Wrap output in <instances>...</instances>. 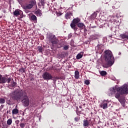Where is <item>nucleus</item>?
<instances>
[{"label":"nucleus","mask_w":128,"mask_h":128,"mask_svg":"<svg viewBox=\"0 0 128 128\" xmlns=\"http://www.w3.org/2000/svg\"><path fill=\"white\" fill-rule=\"evenodd\" d=\"M128 94V84H124L123 86L116 88V86L112 87L110 88L108 92V96H112L114 94L116 98H117L119 102H120V98L122 94Z\"/></svg>","instance_id":"1"},{"label":"nucleus","mask_w":128,"mask_h":128,"mask_svg":"<svg viewBox=\"0 0 128 128\" xmlns=\"http://www.w3.org/2000/svg\"><path fill=\"white\" fill-rule=\"evenodd\" d=\"M11 96L17 102H20L24 106H30V99L26 96V92L22 90H17L10 94Z\"/></svg>","instance_id":"2"},{"label":"nucleus","mask_w":128,"mask_h":128,"mask_svg":"<svg viewBox=\"0 0 128 128\" xmlns=\"http://www.w3.org/2000/svg\"><path fill=\"white\" fill-rule=\"evenodd\" d=\"M104 52L105 55L104 58L106 64L104 66V68H110V66H112L114 63V55H112V51L106 50Z\"/></svg>","instance_id":"3"},{"label":"nucleus","mask_w":128,"mask_h":128,"mask_svg":"<svg viewBox=\"0 0 128 128\" xmlns=\"http://www.w3.org/2000/svg\"><path fill=\"white\" fill-rule=\"evenodd\" d=\"M80 22V18H75L72 20L70 24L71 28L74 30L75 32L78 30V27L76 26V25L78 28H80L81 30L86 28V25H84V23Z\"/></svg>","instance_id":"4"},{"label":"nucleus","mask_w":128,"mask_h":128,"mask_svg":"<svg viewBox=\"0 0 128 128\" xmlns=\"http://www.w3.org/2000/svg\"><path fill=\"white\" fill-rule=\"evenodd\" d=\"M12 80V77H9L6 78V77L2 76L1 74H0V84H6V82H8V84H10V81Z\"/></svg>","instance_id":"5"},{"label":"nucleus","mask_w":128,"mask_h":128,"mask_svg":"<svg viewBox=\"0 0 128 128\" xmlns=\"http://www.w3.org/2000/svg\"><path fill=\"white\" fill-rule=\"evenodd\" d=\"M49 42L54 46V44H58V40H57L54 35H51L49 38Z\"/></svg>","instance_id":"6"},{"label":"nucleus","mask_w":128,"mask_h":128,"mask_svg":"<svg viewBox=\"0 0 128 128\" xmlns=\"http://www.w3.org/2000/svg\"><path fill=\"white\" fill-rule=\"evenodd\" d=\"M42 77L44 80H52V74L48 72H44L42 75Z\"/></svg>","instance_id":"7"},{"label":"nucleus","mask_w":128,"mask_h":128,"mask_svg":"<svg viewBox=\"0 0 128 128\" xmlns=\"http://www.w3.org/2000/svg\"><path fill=\"white\" fill-rule=\"evenodd\" d=\"M34 4H35L34 0H32L30 2V4L26 6H24L23 8L24 10H30V8H32V6H34Z\"/></svg>","instance_id":"8"},{"label":"nucleus","mask_w":128,"mask_h":128,"mask_svg":"<svg viewBox=\"0 0 128 128\" xmlns=\"http://www.w3.org/2000/svg\"><path fill=\"white\" fill-rule=\"evenodd\" d=\"M13 14L14 16H22L21 18H22V12L20 10H16Z\"/></svg>","instance_id":"9"},{"label":"nucleus","mask_w":128,"mask_h":128,"mask_svg":"<svg viewBox=\"0 0 128 128\" xmlns=\"http://www.w3.org/2000/svg\"><path fill=\"white\" fill-rule=\"evenodd\" d=\"M108 102L104 100L102 103L100 104V106L102 108L103 110H106V108H108Z\"/></svg>","instance_id":"10"},{"label":"nucleus","mask_w":128,"mask_h":128,"mask_svg":"<svg viewBox=\"0 0 128 128\" xmlns=\"http://www.w3.org/2000/svg\"><path fill=\"white\" fill-rule=\"evenodd\" d=\"M90 120H83V126H84V128H86V126H90Z\"/></svg>","instance_id":"11"},{"label":"nucleus","mask_w":128,"mask_h":128,"mask_svg":"<svg viewBox=\"0 0 128 128\" xmlns=\"http://www.w3.org/2000/svg\"><path fill=\"white\" fill-rule=\"evenodd\" d=\"M16 86V82L12 81L10 82V84L8 86V88H15Z\"/></svg>","instance_id":"12"},{"label":"nucleus","mask_w":128,"mask_h":128,"mask_svg":"<svg viewBox=\"0 0 128 128\" xmlns=\"http://www.w3.org/2000/svg\"><path fill=\"white\" fill-rule=\"evenodd\" d=\"M72 16V14L70 12H68L66 14H65V18H66V20H68Z\"/></svg>","instance_id":"13"},{"label":"nucleus","mask_w":128,"mask_h":128,"mask_svg":"<svg viewBox=\"0 0 128 128\" xmlns=\"http://www.w3.org/2000/svg\"><path fill=\"white\" fill-rule=\"evenodd\" d=\"M83 56H84V52H80L76 56V58H77V60H80L82 58Z\"/></svg>","instance_id":"14"},{"label":"nucleus","mask_w":128,"mask_h":128,"mask_svg":"<svg viewBox=\"0 0 128 128\" xmlns=\"http://www.w3.org/2000/svg\"><path fill=\"white\" fill-rule=\"evenodd\" d=\"M74 78L76 80H78V78H80V72H78V70L75 71Z\"/></svg>","instance_id":"15"},{"label":"nucleus","mask_w":128,"mask_h":128,"mask_svg":"<svg viewBox=\"0 0 128 128\" xmlns=\"http://www.w3.org/2000/svg\"><path fill=\"white\" fill-rule=\"evenodd\" d=\"M35 14H36L37 16H41L42 14V10H37L36 12H35Z\"/></svg>","instance_id":"16"},{"label":"nucleus","mask_w":128,"mask_h":128,"mask_svg":"<svg viewBox=\"0 0 128 128\" xmlns=\"http://www.w3.org/2000/svg\"><path fill=\"white\" fill-rule=\"evenodd\" d=\"M100 38V36L98 34H94L91 36L92 40H98Z\"/></svg>","instance_id":"17"},{"label":"nucleus","mask_w":128,"mask_h":128,"mask_svg":"<svg viewBox=\"0 0 128 128\" xmlns=\"http://www.w3.org/2000/svg\"><path fill=\"white\" fill-rule=\"evenodd\" d=\"M31 20H33L34 22H38V20L36 19V16L35 15H32L30 17Z\"/></svg>","instance_id":"18"},{"label":"nucleus","mask_w":128,"mask_h":128,"mask_svg":"<svg viewBox=\"0 0 128 128\" xmlns=\"http://www.w3.org/2000/svg\"><path fill=\"white\" fill-rule=\"evenodd\" d=\"M18 114V110L17 108H14L12 110V114Z\"/></svg>","instance_id":"19"},{"label":"nucleus","mask_w":128,"mask_h":128,"mask_svg":"<svg viewBox=\"0 0 128 128\" xmlns=\"http://www.w3.org/2000/svg\"><path fill=\"white\" fill-rule=\"evenodd\" d=\"M12 118H10L7 120V124H8V126H10V124H12Z\"/></svg>","instance_id":"20"},{"label":"nucleus","mask_w":128,"mask_h":128,"mask_svg":"<svg viewBox=\"0 0 128 128\" xmlns=\"http://www.w3.org/2000/svg\"><path fill=\"white\" fill-rule=\"evenodd\" d=\"M120 36L122 38H128V36L126 34H122L120 35Z\"/></svg>","instance_id":"21"},{"label":"nucleus","mask_w":128,"mask_h":128,"mask_svg":"<svg viewBox=\"0 0 128 128\" xmlns=\"http://www.w3.org/2000/svg\"><path fill=\"white\" fill-rule=\"evenodd\" d=\"M70 48V46L66 45L64 46L63 50H68Z\"/></svg>","instance_id":"22"},{"label":"nucleus","mask_w":128,"mask_h":128,"mask_svg":"<svg viewBox=\"0 0 128 128\" xmlns=\"http://www.w3.org/2000/svg\"><path fill=\"white\" fill-rule=\"evenodd\" d=\"M100 74H101V76H106V72L104 70L100 72Z\"/></svg>","instance_id":"23"},{"label":"nucleus","mask_w":128,"mask_h":128,"mask_svg":"<svg viewBox=\"0 0 128 128\" xmlns=\"http://www.w3.org/2000/svg\"><path fill=\"white\" fill-rule=\"evenodd\" d=\"M4 102H6V100L3 98H0V104H4Z\"/></svg>","instance_id":"24"},{"label":"nucleus","mask_w":128,"mask_h":128,"mask_svg":"<svg viewBox=\"0 0 128 128\" xmlns=\"http://www.w3.org/2000/svg\"><path fill=\"white\" fill-rule=\"evenodd\" d=\"M38 51L40 52H42V48L40 46H38Z\"/></svg>","instance_id":"25"},{"label":"nucleus","mask_w":128,"mask_h":128,"mask_svg":"<svg viewBox=\"0 0 128 128\" xmlns=\"http://www.w3.org/2000/svg\"><path fill=\"white\" fill-rule=\"evenodd\" d=\"M20 126L22 128H24V126H26V124H24V123H22L21 122L20 124Z\"/></svg>","instance_id":"26"},{"label":"nucleus","mask_w":128,"mask_h":128,"mask_svg":"<svg viewBox=\"0 0 128 128\" xmlns=\"http://www.w3.org/2000/svg\"><path fill=\"white\" fill-rule=\"evenodd\" d=\"M84 84H85L88 85V84H90V81H88V80H86L84 81Z\"/></svg>","instance_id":"27"},{"label":"nucleus","mask_w":128,"mask_h":128,"mask_svg":"<svg viewBox=\"0 0 128 128\" xmlns=\"http://www.w3.org/2000/svg\"><path fill=\"white\" fill-rule=\"evenodd\" d=\"M75 122H78L80 120V117H76L74 118Z\"/></svg>","instance_id":"28"},{"label":"nucleus","mask_w":128,"mask_h":128,"mask_svg":"<svg viewBox=\"0 0 128 128\" xmlns=\"http://www.w3.org/2000/svg\"><path fill=\"white\" fill-rule=\"evenodd\" d=\"M40 4L42 6H44V0H40Z\"/></svg>","instance_id":"29"},{"label":"nucleus","mask_w":128,"mask_h":128,"mask_svg":"<svg viewBox=\"0 0 128 128\" xmlns=\"http://www.w3.org/2000/svg\"><path fill=\"white\" fill-rule=\"evenodd\" d=\"M15 122L16 124H20V120H16Z\"/></svg>","instance_id":"30"},{"label":"nucleus","mask_w":128,"mask_h":128,"mask_svg":"<svg viewBox=\"0 0 128 128\" xmlns=\"http://www.w3.org/2000/svg\"><path fill=\"white\" fill-rule=\"evenodd\" d=\"M91 16H92H92H94V18H96V14H92L91 15Z\"/></svg>","instance_id":"31"},{"label":"nucleus","mask_w":128,"mask_h":128,"mask_svg":"<svg viewBox=\"0 0 128 128\" xmlns=\"http://www.w3.org/2000/svg\"><path fill=\"white\" fill-rule=\"evenodd\" d=\"M7 104H12V102H10L7 101Z\"/></svg>","instance_id":"32"},{"label":"nucleus","mask_w":128,"mask_h":128,"mask_svg":"<svg viewBox=\"0 0 128 128\" xmlns=\"http://www.w3.org/2000/svg\"><path fill=\"white\" fill-rule=\"evenodd\" d=\"M84 28V32H86V28Z\"/></svg>","instance_id":"33"},{"label":"nucleus","mask_w":128,"mask_h":128,"mask_svg":"<svg viewBox=\"0 0 128 128\" xmlns=\"http://www.w3.org/2000/svg\"><path fill=\"white\" fill-rule=\"evenodd\" d=\"M80 108H82V106H79Z\"/></svg>","instance_id":"34"},{"label":"nucleus","mask_w":128,"mask_h":128,"mask_svg":"<svg viewBox=\"0 0 128 128\" xmlns=\"http://www.w3.org/2000/svg\"><path fill=\"white\" fill-rule=\"evenodd\" d=\"M18 2H20V0H18Z\"/></svg>","instance_id":"35"},{"label":"nucleus","mask_w":128,"mask_h":128,"mask_svg":"<svg viewBox=\"0 0 128 128\" xmlns=\"http://www.w3.org/2000/svg\"><path fill=\"white\" fill-rule=\"evenodd\" d=\"M115 8L114 6H112V8Z\"/></svg>","instance_id":"36"},{"label":"nucleus","mask_w":128,"mask_h":128,"mask_svg":"<svg viewBox=\"0 0 128 128\" xmlns=\"http://www.w3.org/2000/svg\"><path fill=\"white\" fill-rule=\"evenodd\" d=\"M57 78V80H58V77H57V78Z\"/></svg>","instance_id":"37"},{"label":"nucleus","mask_w":128,"mask_h":128,"mask_svg":"<svg viewBox=\"0 0 128 128\" xmlns=\"http://www.w3.org/2000/svg\"><path fill=\"white\" fill-rule=\"evenodd\" d=\"M21 122H22V120H21Z\"/></svg>","instance_id":"38"},{"label":"nucleus","mask_w":128,"mask_h":128,"mask_svg":"<svg viewBox=\"0 0 128 128\" xmlns=\"http://www.w3.org/2000/svg\"><path fill=\"white\" fill-rule=\"evenodd\" d=\"M119 54H120V53H119Z\"/></svg>","instance_id":"39"}]
</instances>
